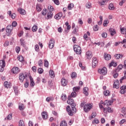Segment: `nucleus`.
Instances as JSON below:
<instances>
[{"instance_id": "f257e3e1", "label": "nucleus", "mask_w": 126, "mask_h": 126, "mask_svg": "<svg viewBox=\"0 0 126 126\" xmlns=\"http://www.w3.org/2000/svg\"><path fill=\"white\" fill-rule=\"evenodd\" d=\"M73 50L77 55H81V47L79 45H74Z\"/></svg>"}, {"instance_id": "f03ea898", "label": "nucleus", "mask_w": 126, "mask_h": 126, "mask_svg": "<svg viewBox=\"0 0 126 126\" xmlns=\"http://www.w3.org/2000/svg\"><path fill=\"white\" fill-rule=\"evenodd\" d=\"M5 67V61L2 60L0 61V72H3Z\"/></svg>"}, {"instance_id": "7ed1b4c3", "label": "nucleus", "mask_w": 126, "mask_h": 126, "mask_svg": "<svg viewBox=\"0 0 126 126\" xmlns=\"http://www.w3.org/2000/svg\"><path fill=\"white\" fill-rule=\"evenodd\" d=\"M6 32L7 36L11 35V31L12 30V26L11 25H9L6 27Z\"/></svg>"}, {"instance_id": "20e7f679", "label": "nucleus", "mask_w": 126, "mask_h": 126, "mask_svg": "<svg viewBox=\"0 0 126 126\" xmlns=\"http://www.w3.org/2000/svg\"><path fill=\"white\" fill-rule=\"evenodd\" d=\"M98 72L100 74H102V75H106L107 74V68L103 67L102 69H99Z\"/></svg>"}, {"instance_id": "39448f33", "label": "nucleus", "mask_w": 126, "mask_h": 126, "mask_svg": "<svg viewBox=\"0 0 126 126\" xmlns=\"http://www.w3.org/2000/svg\"><path fill=\"white\" fill-rule=\"evenodd\" d=\"M84 111L85 113H87L89 111H90L91 109H92V106L88 104H86L84 106Z\"/></svg>"}, {"instance_id": "423d86ee", "label": "nucleus", "mask_w": 126, "mask_h": 126, "mask_svg": "<svg viewBox=\"0 0 126 126\" xmlns=\"http://www.w3.org/2000/svg\"><path fill=\"white\" fill-rule=\"evenodd\" d=\"M98 64V61L97 60L96 58L93 57V63H92V67L94 68L96 67V66Z\"/></svg>"}, {"instance_id": "0eeeda50", "label": "nucleus", "mask_w": 126, "mask_h": 126, "mask_svg": "<svg viewBox=\"0 0 126 126\" xmlns=\"http://www.w3.org/2000/svg\"><path fill=\"white\" fill-rule=\"evenodd\" d=\"M20 71V69H19V68L18 67H14L13 68H12V72L14 74H17Z\"/></svg>"}, {"instance_id": "6e6552de", "label": "nucleus", "mask_w": 126, "mask_h": 126, "mask_svg": "<svg viewBox=\"0 0 126 126\" xmlns=\"http://www.w3.org/2000/svg\"><path fill=\"white\" fill-rule=\"evenodd\" d=\"M66 111L68 112V114L69 116H73V113L72 112V111L70 110V106L69 105L67 106L66 108Z\"/></svg>"}, {"instance_id": "1a4fd4ad", "label": "nucleus", "mask_w": 126, "mask_h": 126, "mask_svg": "<svg viewBox=\"0 0 126 126\" xmlns=\"http://www.w3.org/2000/svg\"><path fill=\"white\" fill-rule=\"evenodd\" d=\"M19 79L21 83H23V81H24V74L23 73H20L19 74Z\"/></svg>"}, {"instance_id": "9d476101", "label": "nucleus", "mask_w": 126, "mask_h": 126, "mask_svg": "<svg viewBox=\"0 0 126 126\" xmlns=\"http://www.w3.org/2000/svg\"><path fill=\"white\" fill-rule=\"evenodd\" d=\"M62 16H63V13L60 12L55 15L54 18L57 20H59L62 18Z\"/></svg>"}, {"instance_id": "9b49d317", "label": "nucleus", "mask_w": 126, "mask_h": 126, "mask_svg": "<svg viewBox=\"0 0 126 126\" xmlns=\"http://www.w3.org/2000/svg\"><path fill=\"white\" fill-rule=\"evenodd\" d=\"M51 41L53 42H49L48 44V46L49 49H53V48L55 47V40H54V39H51Z\"/></svg>"}, {"instance_id": "f8f14e48", "label": "nucleus", "mask_w": 126, "mask_h": 126, "mask_svg": "<svg viewBox=\"0 0 126 126\" xmlns=\"http://www.w3.org/2000/svg\"><path fill=\"white\" fill-rule=\"evenodd\" d=\"M61 85L62 86H66L67 85V81L64 78L61 79Z\"/></svg>"}, {"instance_id": "ddd939ff", "label": "nucleus", "mask_w": 126, "mask_h": 126, "mask_svg": "<svg viewBox=\"0 0 126 126\" xmlns=\"http://www.w3.org/2000/svg\"><path fill=\"white\" fill-rule=\"evenodd\" d=\"M86 55L87 58L88 60H90L92 58V52L91 51H88L86 52Z\"/></svg>"}, {"instance_id": "4468645a", "label": "nucleus", "mask_w": 126, "mask_h": 126, "mask_svg": "<svg viewBox=\"0 0 126 126\" xmlns=\"http://www.w3.org/2000/svg\"><path fill=\"white\" fill-rule=\"evenodd\" d=\"M18 11H19V13L22 15H25L26 14L25 12V10L24 9H22L21 8H18Z\"/></svg>"}, {"instance_id": "2eb2a0df", "label": "nucleus", "mask_w": 126, "mask_h": 126, "mask_svg": "<svg viewBox=\"0 0 126 126\" xmlns=\"http://www.w3.org/2000/svg\"><path fill=\"white\" fill-rule=\"evenodd\" d=\"M109 31L110 32L111 36H114V35L117 33L115 29H109Z\"/></svg>"}, {"instance_id": "dca6fc26", "label": "nucleus", "mask_w": 126, "mask_h": 126, "mask_svg": "<svg viewBox=\"0 0 126 126\" xmlns=\"http://www.w3.org/2000/svg\"><path fill=\"white\" fill-rule=\"evenodd\" d=\"M120 84L119 80H117L114 82V84H113V88H116L118 89L119 87V85Z\"/></svg>"}, {"instance_id": "f3484780", "label": "nucleus", "mask_w": 126, "mask_h": 126, "mask_svg": "<svg viewBox=\"0 0 126 126\" xmlns=\"http://www.w3.org/2000/svg\"><path fill=\"white\" fill-rule=\"evenodd\" d=\"M104 106H111L112 105V102L111 100H105L103 102Z\"/></svg>"}, {"instance_id": "a211bd4d", "label": "nucleus", "mask_w": 126, "mask_h": 126, "mask_svg": "<svg viewBox=\"0 0 126 126\" xmlns=\"http://www.w3.org/2000/svg\"><path fill=\"white\" fill-rule=\"evenodd\" d=\"M53 16V12H49L47 14V17L46 18V19L48 20L49 19H51V18H52Z\"/></svg>"}, {"instance_id": "6ab92c4d", "label": "nucleus", "mask_w": 126, "mask_h": 126, "mask_svg": "<svg viewBox=\"0 0 126 126\" xmlns=\"http://www.w3.org/2000/svg\"><path fill=\"white\" fill-rule=\"evenodd\" d=\"M76 97V93L72 92L70 95H68L67 97V99H69V98H75Z\"/></svg>"}, {"instance_id": "aec40b11", "label": "nucleus", "mask_w": 126, "mask_h": 126, "mask_svg": "<svg viewBox=\"0 0 126 126\" xmlns=\"http://www.w3.org/2000/svg\"><path fill=\"white\" fill-rule=\"evenodd\" d=\"M42 118L43 119V120H46V119L48 118L47 116V112L43 111L41 113Z\"/></svg>"}, {"instance_id": "412c9836", "label": "nucleus", "mask_w": 126, "mask_h": 126, "mask_svg": "<svg viewBox=\"0 0 126 126\" xmlns=\"http://www.w3.org/2000/svg\"><path fill=\"white\" fill-rule=\"evenodd\" d=\"M123 64H119L117 68L115 69L116 72H119L120 70H122L123 69Z\"/></svg>"}, {"instance_id": "4be33fe9", "label": "nucleus", "mask_w": 126, "mask_h": 126, "mask_svg": "<svg viewBox=\"0 0 126 126\" xmlns=\"http://www.w3.org/2000/svg\"><path fill=\"white\" fill-rule=\"evenodd\" d=\"M30 80L31 81V86L34 87L35 86V83L34 82V80H33V78L31 76L29 77Z\"/></svg>"}, {"instance_id": "5701e85b", "label": "nucleus", "mask_w": 126, "mask_h": 126, "mask_svg": "<svg viewBox=\"0 0 126 126\" xmlns=\"http://www.w3.org/2000/svg\"><path fill=\"white\" fill-rule=\"evenodd\" d=\"M88 90L89 89L87 87H85L83 88V93L84 94H85V95H86V96H88V95L89 94Z\"/></svg>"}, {"instance_id": "b1692460", "label": "nucleus", "mask_w": 126, "mask_h": 126, "mask_svg": "<svg viewBox=\"0 0 126 126\" xmlns=\"http://www.w3.org/2000/svg\"><path fill=\"white\" fill-rule=\"evenodd\" d=\"M114 57L116 60H119V59H122L124 57V55L117 54L114 55Z\"/></svg>"}, {"instance_id": "393cba45", "label": "nucleus", "mask_w": 126, "mask_h": 126, "mask_svg": "<svg viewBox=\"0 0 126 126\" xmlns=\"http://www.w3.org/2000/svg\"><path fill=\"white\" fill-rule=\"evenodd\" d=\"M115 7L114 6V4L112 3H111L108 5V9L110 10H114Z\"/></svg>"}, {"instance_id": "a878e982", "label": "nucleus", "mask_w": 126, "mask_h": 126, "mask_svg": "<svg viewBox=\"0 0 126 126\" xmlns=\"http://www.w3.org/2000/svg\"><path fill=\"white\" fill-rule=\"evenodd\" d=\"M111 58V55L110 54H105L104 55V59L106 61H110V59Z\"/></svg>"}, {"instance_id": "bb28decb", "label": "nucleus", "mask_w": 126, "mask_h": 126, "mask_svg": "<svg viewBox=\"0 0 126 126\" xmlns=\"http://www.w3.org/2000/svg\"><path fill=\"white\" fill-rule=\"evenodd\" d=\"M118 64H117V63L114 62V61H112L111 63H109V67H111V66H114V67H116Z\"/></svg>"}, {"instance_id": "cd10ccee", "label": "nucleus", "mask_w": 126, "mask_h": 126, "mask_svg": "<svg viewBox=\"0 0 126 126\" xmlns=\"http://www.w3.org/2000/svg\"><path fill=\"white\" fill-rule=\"evenodd\" d=\"M4 86L5 88H10V83L7 82H4Z\"/></svg>"}, {"instance_id": "c85d7f7f", "label": "nucleus", "mask_w": 126, "mask_h": 126, "mask_svg": "<svg viewBox=\"0 0 126 126\" xmlns=\"http://www.w3.org/2000/svg\"><path fill=\"white\" fill-rule=\"evenodd\" d=\"M80 90V87L79 86L74 87L73 88V91H74V92H75V93H76V92H78V91H79Z\"/></svg>"}, {"instance_id": "c756f323", "label": "nucleus", "mask_w": 126, "mask_h": 126, "mask_svg": "<svg viewBox=\"0 0 126 126\" xmlns=\"http://www.w3.org/2000/svg\"><path fill=\"white\" fill-rule=\"evenodd\" d=\"M71 77L72 79L76 78L77 77V74L75 72H73L71 74Z\"/></svg>"}, {"instance_id": "7c9ffc66", "label": "nucleus", "mask_w": 126, "mask_h": 126, "mask_svg": "<svg viewBox=\"0 0 126 126\" xmlns=\"http://www.w3.org/2000/svg\"><path fill=\"white\" fill-rule=\"evenodd\" d=\"M74 6V4H73V3H71L68 4L67 8L69 10H71V9H72V8H73Z\"/></svg>"}, {"instance_id": "2f4dec72", "label": "nucleus", "mask_w": 126, "mask_h": 126, "mask_svg": "<svg viewBox=\"0 0 126 126\" xmlns=\"http://www.w3.org/2000/svg\"><path fill=\"white\" fill-rule=\"evenodd\" d=\"M49 75L52 78L54 77L55 76V72L54 71L50 70L49 71Z\"/></svg>"}, {"instance_id": "473e14b6", "label": "nucleus", "mask_w": 126, "mask_h": 126, "mask_svg": "<svg viewBox=\"0 0 126 126\" xmlns=\"http://www.w3.org/2000/svg\"><path fill=\"white\" fill-rule=\"evenodd\" d=\"M67 99H68V100L67 101V104H69V105L70 104L73 103V102H74V100H73V99H72L71 98H69Z\"/></svg>"}, {"instance_id": "72a5a7b5", "label": "nucleus", "mask_w": 126, "mask_h": 126, "mask_svg": "<svg viewBox=\"0 0 126 126\" xmlns=\"http://www.w3.org/2000/svg\"><path fill=\"white\" fill-rule=\"evenodd\" d=\"M120 31L122 34H125L126 32V28H122L120 29Z\"/></svg>"}, {"instance_id": "f704fd0d", "label": "nucleus", "mask_w": 126, "mask_h": 126, "mask_svg": "<svg viewBox=\"0 0 126 126\" xmlns=\"http://www.w3.org/2000/svg\"><path fill=\"white\" fill-rule=\"evenodd\" d=\"M38 30V26L34 25L32 28V31L33 32H36Z\"/></svg>"}, {"instance_id": "c9c22d12", "label": "nucleus", "mask_w": 126, "mask_h": 126, "mask_svg": "<svg viewBox=\"0 0 126 126\" xmlns=\"http://www.w3.org/2000/svg\"><path fill=\"white\" fill-rule=\"evenodd\" d=\"M48 9L49 11H50V12H52V11H54V7H53V6L50 5L48 6Z\"/></svg>"}, {"instance_id": "e433bc0d", "label": "nucleus", "mask_w": 126, "mask_h": 126, "mask_svg": "<svg viewBox=\"0 0 126 126\" xmlns=\"http://www.w3.org/2000/svg\"><path fill=\"white\" fill-rule=\"evenodd\" d=\"M19 109L20 111H23L24 109H25V107H24V104H22L21 105L19 106Z\"/></svg>"}, {"instance_id": "4c0bfd02", "label": "nucleus", "mask_w": 126, "mask_h": 126, "mask_svg": "<svg viewBox=\"0 0 126 126\" xmlns=\"http://www.w3.org/2000/svg\"><path fill=\"white\" fill-rule=\"evenodd\" d=\"M36 8L37 11L40 12L41 11V10H42V9L41 8V7H40V5L39 4H36Z\"/></svg>"}, {"instance_id": "58836bf2", "label": "nucleus", "mask_w": 126, "mask_h": 126, "mask_svg": "<svg viewBox=\"0 0 126 126\" xmlns=\"http://www.w3.org/2000/svg\"><path fill=\"white\" fill-rule=\"evenodd\" d=\"M19 126H25L23 120H20L19 122Z\"/></svg>"}, {"instance_id": "ea45409f", "label": "nucleus", "mask_w": 126, "mask_h": 126, "mask_svg": "<svg viewBox=\"0 0 126 126\" xmlns=\"http://www.w3.org/2000/svg\"><path fill=\"white\" fill-rule=\"evenodd\" d=\"M104 95L105 96H110V91L108 90L105 91L104 92Z\"/></svg>"}, {"instance_id": "a19ab883", "label": "nucleus", "mask_w": 126, "mask_h": 126, "mask_svg": "<svg viewBox=\"0 0 126 126\" xmlns=\"http://www.w3.org/2000/svg\"><path fill=\"white\" fill-rule=\"evenodd\" d=\"M61 98L63 101H65V100H66V95L65 94H63L61 96Z\"/></svg>"}, {"instance_id": "79ce46f5", "label": "nucleus", "mask_w": 126, "mask_h": 126, "mask_svg": "<svg viewBox=\"0 0 126 126\" xmlns=\"http://www.w3.org/2000/svg\"><path fill=\"white\" fill-rule=\"evenodd\" d=\"M47 12H48V10L46 9H43L41 11V13H42V15H46V14H47Z\"/></svg>"}, {"instance_id": "37998d69", "label": "nucleus", "mask_w": 126, "mask_h": 126, "mask_svg": "<svg viewBox=\"0 0 126 126\" xmlns=\"http://www.w3.org/2000/svg\"><path fill=\"white\" fill-rule=\"evenodd\" d=\"M37 71L39 74H42L44 70L42 68H39L37 70Z\"/></svg>"}, {"instance_id": "c03bdc74", "label": "nucleus", "mask_w": 126, "mask_h": 126, "mask_svg": "<svg viewBox=\"0 0 126 126\" xmlns=\"http://www.w3.org/2000/svg\"><path fill=\"white\" fill-rule=\"evenodd\" d=\"M108 1L109 0H103L102 2H99V4H100V5H104L105 2H108Z\"/></svg>"}, {"instance_id": "a18cd8bd", "label": "nucleus", "mask_w": 126, "mask_h": 126, "mask_svg": "<svg viewBox=\"0 0 126 126\" xmlns=\"http://www.w3.org/2000/svg\"><path fill=\"white\" fill-rule=\"evenodd\" d=\"M107 24H109V20H105L104 21L103 26H104L105 27H107Z\"/></svg>"}, {"instance_id": "49530a36", "label": "nucleus", "mask_w": 126, "mask_h": 126, "mask_svg": "<svg viewBox=\"0 0 126 126\" xmlns=\"http://www.w3.org/2000/svg\"><path fill=\"white\" fill-rule=\"evenodd\" d=\"M7 120L10 121L12 119V114H10L7 116Z\"/></svg>"}, {"instance_id": "de8ad7c7", "label": "nucleus", "mask_w": 126, "mask_h": 126, "mask_svg": "<svg viewBox=\"0 0 126 126\" xmlns=\"http://www.w3.org/2000/svg\"><path fill=\"white\" fill-rule=\"evenodd\" d=\"M44 66L45 67H48L49 66V62L47 60H45L44 61Z\"/></svg>"}, {"instance_id": "09e8293b", "label": "nucleus", "mask_w": 126, "mask_h": 126, "mask_svg": "<svg viewBox=\"0 0 126 126\" xmlns=\"http://www.w3.org/2000/svg\"><path fill=\"white\" fill-rule=\"evenodd\" d=\"M106 111L108 112V113H113V110H112L110 107H108L107 108H106Z\"/></svg>"}, {"instance_id": "8fccbe9b", "label": "nucleus", "mask_w": 126, "mask_h": 126, "mask_svg": "<svg viewBox=\"0 0 126 126\" xmlns=\"http://www.w3.org/2000/svg\"><path fill=\"white\" fill-rule=\"evenodd\" d=\"M101 36H102V38H107V36H108V34H107L106 32H103L101 34Z\"/></svg>"}, {"instance_id": "3c124183", "label": "nucleus", "mask_w": 126, "mask_h": 126, "mask_svg": "<svg viewBox=\"0 0 126 126\" xmlns=\"http://www.w3.org/2000/svg\"><path fill=\"white\" fill-rule=\"evenodd\" d=\"M24 60V58H23V56H20L19 57L18 60L19 61V62H21V63H22V62H23Z\"/></svg>"}, {"instance_id": "603ef678", "label": "nucleus", "mask_w": 126, "mask_h": 126, "mask_svg": "<svg viewBox=\"0 0 126 126\" xmlns=\"http://www.w3.org/2000/svg\"><path fill=\"white\" fill-rule=\"evenodd\" d=\"M15 51L17 54H19V52H20V47L18 46L16 47Z\"/></svg>"}, {"instance_id": "864d4df0", "label": "nucleus", "mask_w": 126, "mask_h": 126, "mask_svg": "<svg viewBox=\"0 0 126 126\" xmlns=\"http://www.w3.org/2000/svg\"><path fill=\"white\" fill-rule=\"evenodd\" d=\"M94 31H98V30H99V27L98 25H96L94 27Z\"/></svg>"}, {"instance_id": "5fc2aeb1", "label": "nucleus", "mask_w": 126, "mask_h": 126, "mask_svg": "<svg viewBox=\"0 0 126 126\" xmlns=\"http://www.w3.org/2000/svg\"><path fill=\"white\" fill-rule=\"evenodd\" d=\"M17 26V22H16V21H13L12 23L11 26H12V27H16Z\"/></svg>"}, {"instance_id": "6e6d98bb", "label": "nucleus", "mask_w": 126, "mask_h": 126, "mask_svg": "<svg viewBox=\"0 0 126 126\" xmlns=\"http://www.w3.org/2000/svg\"><path fill=\"white\" fill-rule=\"evenodd\" d=\"M35 52H39V45L38 44L35 45L34 46Z\"/></svg>"}, {"instance_id": "4d7b16f0", "label": "nucleus", "mask_w": 126, "mask_h": 126, "mask_svg": "<svg viewBox=\"0 0 126 126\" xmlns=\"http://www.w3.org/2000/svg\"><path fill=\"white\" fill-rule=\"evenodd\" d=\"M32 69L33 72H36V71H37V67L33 66L32 67Z\"/></svg>"}, {"instance_id": "13d9d810", "label": "nucleus", "mask_w": 126, "mask_h": 126, "mask_svg": "<svg viewBox=\"0 0 126 126\" xmlns=\"http://www.w3.org/2000/svg\"><path fill=\"white\" fill-rule=\"evenodd\" d=\"M28 86H29V82L27 81L24 84V87L25 88H28Z\"/></svg>"}, {"instance_id": "bf43d9fd", "label": "nucleus", "mask_w": 126, "mask_h": 126, "mask_svg": "<svg viewBox=\"0 0 126 126\" xmlns=\"http://www.w3.org/2000/svg\"><path fill=\"white\" fill-rule=\"evenodd\" d=\"M52 0L53 1H54L55 4H57V5H59V4H60V1L59 0Z\"/></svg>"}, {"instance_id": "052dcab7", "label": "nucleus", "mask_w": 126, "mask_h": 126, "mask_svg": "<svg viewBox=\"0 0 126 126\" xmlns=\"http://www.w3.org/2000/svg\"><path fill=\"white\" fill-rule=\"evenodd\" d=\"M38 63L39 66H42V64H43V60H40L38 61Z\"/></svg>"}, {"instance_id": "680f3d73", "label": "nucleus", "mask_w": 126, "mask_h": 126, "mask_svg": "<svg viewBox=\"0 0 126 126\" xmlns=\"http://www.w3.org/2000/svg\"><path fill=\"white\" fill-rule=\"evenodd\" d=\"M9 45V41H6L5 43L3 44L4 47H7Z\"/></svg>"}, {"instance_id": "e2e57ef3", "label": "nucleus", "mask_w": 126, "mask_h": 126, "mask_svg": "<svg viewBox=\"0 0 126 126\" xmlns=\"http://www.w3.org/2000/svg\"><path fill=\"white\" fill-rule=\"evenodd\" d=\"M48 83L50 87H52L53 86V81L52 80L49 81Z\"/></svg>"}, {"instance_id": "0e129e2a", "label": "nucleus", "mask_w": 126, "mask_h": 126, "mask_svg": "<svg viewBox=\"0 0 126 126\" xmlns=\"http://www.w3.org/2000/svg\"><path fill=\"white\" fill-rule=\"evenodd\" d=\"M20 41V43H21V46H24L25 45V44H24V39H21Z\"/></svg>"}, {"instance_id": "69168bd1", "label": "nucleus", "mask_w": 126, "mask_h": 126, "mask_svg": "<svg viewBox=\"0 0 126 126\" xmlns=\"http://www.w3.org/2000/svg\"><path fill=\"white\" fill-rule=\"evenodd\" d=\"M83 38L86 41H87L88 40V36L87 35V34H85L83 36Z\"/></svg>"}, {"instance_id": "338daca9", "label": "nucleus", "mask_w": 126, "mask_h": 126, "mask_svg": "<svg viewBox=\"0 0 126 126\" xmlns=\"http://www.w3.org/2000/svg\"><path fill=\"white\" fill-rule=\"evenodd\" d=\"M93 123L94 124H99V120L96 119V118H95Z\"/></svg>"}, {"instance_id": "774afa93", "label": "nucleus", "mask_w": 126, "mask_h": 126, "mask_svg": "<svg viewBox=\"0 0 126 126\" xmlns=\"http://www.w3.org/2000/svg\"><path fill=\"white\" fill-rule=\"evenodd\" d=\"M121 90H126V86H122L120 87Z\"/></svg>"}]
</instances>
